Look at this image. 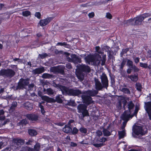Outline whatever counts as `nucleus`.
<instances>
[{
	"label": "nucleus",
	"mask_w": 151,
	"mask_h": 151,
	"mask_svg": "<svg viewBox=\"0 0 151 151\" xmlns=\"http://www.w3.org/2000/svg\"><path fill=\"white\" fill-rule=\"evenodd\" d=\"M35 16L38 19L41 18V14L40 12H36L35 14Z\"/></svg>",
	"instance_id": "bf43d9fd"
},
{
	"label": "nucleus",
	"mask_w": 151,
	"mask_h": 151,
	"mask_svg": "<svg viewBox=\"0 0 151 151\" xmlns=\"http://www.w3.org/2000/svg\"><path fill=\"white\" fill-rule=\"evenodd\" d=\"M77 144L76 143H75L73 142H70V145L71 147H76L77 146Z\"/></svg>",
	"instance_id": "338daca9"
},
{
	"label": "nucleus",
	"mask_w": 151,
	"mask_h": 151,
	"mask_svg": "<svg viewBox=\"0 0 151 151\" xmlns=\"http://www.w3.org/2000/svg\"><path fill=\"white\" fill-rule=\"evenodd\" d=\"M67 133H69L70 134L74 135L77 134L78 132V130L76 127H74L72 130L71 127H69L68 129H67Z\"/></svg>",
	"instance_id": "a211bd4d"
},
{
	"label": "nucleus",
	"mask_w": 151,
	"mask_h": 151,
	"mask_svg": "<svg viewBox=\"0 0 151 151\" xmlns=\"http://www.w3.org/2000/svg\"><path fill=\"white\" fill-rule=\"evenodd\" d=\"M139 16L143 21L145 18L151 16V13H144L140 15Z\"/></svg>",
	"instance_id": "7c9ffc66"
},
{
	"label": "nucleus",
	"mask_w": 151,
	"mask_h": 151,
	"mask_svg": "<svg viewBox=\"0 0 151 151\" xmlns=\"http://www.w3.org/2000/svg\"><path fill=\"white\" fill-rule=\"evenodd\" d=\"M126 61L124 60L122 61L120 67V70H122L124 65L126 64Z\"/></svg>",
	"instance_id": "3c124183"
},
{
	"label": "nucleus",
	"mask_w": 151,
	"mask_h": 151,
	"mask_svg": "<svg viewBox=\"0 0 151 151\" xmlns=\"http://www.w3.org/2000/svg\"><path fill=\"white\" fill-rule=\"evenodd\" d=\"M17 102L16 101H13L11 105V106L10 107V109L12 110H14L15 109V108L17 106Z\"/></svg>",
	"instance_id": "e433bc0d"
},
{
	"label": "nucleus",
	"mask_w": 151,
	"mask_h": 151,
	"mask_svg": "<svg viewBox=\"0 0 151 151\" xmlns=\"http://www.w3.org/2000/svg\"><path fill=\"white\" fill-rule=\"evenodd\" d=\"M95 16L94 13L93 12H91V13H89L88 14V16L90 18H92L94 17Z\"/></svg>",
	"instance_id": "680f3d73"
},
{
	"label": "nucleus",
	"mask_w": 151,
	"mask_h": 151,
	"mask_svg": "<svg viewBox=\"0 0 151 151\" xmlns=\"http://www.w3.org/2000/svg\"><path fill=\"white\" fill-rule=\"evenodd\" d=\"M82 94L81 90L73 89H69L67 87V94L70 96H77Z\"/></svg>",
	"instance_id": "423d86ee"
},
{
	"label": "nucleus",
	"mask_w": 151,
	"mask_h": 151,
	"mask_svg": "<svg viewBox=\"0 0 151 151\" xmlns=\"http://www.w3.org/2000/svg\"><path fill=\"white\" fill-rule=\"evenodd\" d=\"M22 14L24 17H28L31 15V12L29 11H25L22 12Z\"/></svg>",
	"instance_id": "4c0bfd02"
},
{
	"label": "nucleus",
	"mask_w": 151,
	"mask_h": 151,
	"mask_svg": "<svg viewBox=\"0 0 151 151\" xmlns=\"http://www.w3.org/2000/svg\"><path fill=\"white\" fill-rule=\"evenodd\" d=\"M128 78L130 79L132 81L136 82L138 80V74L136 73L133 75H128Z\"/></svg>",
	"instance_id": "412c9836"
},
{
	"label": "nucleus",
	"mask_w": 151,
	"mask_h": 151,
	"mask_svg": "<svg viewBox=\"0 0 151 151\" xmlns=\"http://www.w3.org/2000/svg\"><path fill=\"white\" fill-rule=\"evenodd\" d=\"M122 102L123 104V107L124 108V109H125V107L126 105L127 101L126 100L124 99L122 101Z\"/></svg>",
	"instance_id": "0e129e2a"
},
{
	"label": "nucleus",
	"mask_w": 151,
	"mask_h": 151,
	"mask_svg": "<svg viewBox=\"0 0 151 151\" xmlns=\"http://www.w3.org/2000/svg\"><path fill=\"white\" fill-rule=\"evenodd\" d=\"M136 88L137 89L138 91H141V90H142L141 89H142V85L140 83H137L136 84Z\"/></svg>",
	"instance_id": "79ce46f5"
},
{
	"label": "nucleus",
	"mask_w": 151,
	"mask_h": 151,
	"mask_svg": "<svg viewBox=\"0 0 151 151\" xmlns=\"http://www.w3.org/2000/svg\"><path fill=\"white\" fill-rule=\"evenodd\" d=\"M43 99L46 101L47 103H52L57 102L59 104H62L63 102V100L61 99L59 95H57L55 98V99L53 98L49 97L48 96H44Z\"/></svg>",
	"instance_id": "39448f33"
},
{
	"label": "nucleus",
	"mask_w": 151,
	"mask_h": 151,
	"mask_svg": "<svg viewBox=\"0 0 151 151\" xmlns=\"http://www.w3.org/2000/svg\"><path fill=\"white\" fill-rule=\"evenodd\" d=\"M82 98L83 101V103H85L87 106L92 104L93 102L92 99L90 96L84 95L82 96Z\"/></svg>",
	"instance_id": "f8f14e48"
},
{
	"label": "nucleus",
	"mask_w": 151,
	"mask_h": 151,
	"mask_svg": "<svg viewBox=\"0 0 151 151\" xmlns=\"http://www.w3.org/2000/svg\"><path fill=\"white\" fill-rule=\"evenodd\" d=\"M109 126L106 129H103V134L104 136L108 137L111 135V132H109L108 129H109Z\"/></svg>",
	"instance_id": "393cba45"
},
{
	"label": "nucleus",
	"mask_w": 151,
	"mask_h": 151,
	"mask_svg": "<svg viewBox=\"0 0 151 151\" xmlns=\"http://www.w3.org/2000/svg\"><path fill=\"white\" fill-rule=\"evenodd\" d=\"M78 70L76 71H79V72H87L89 73L91 71V68L89 66L85 65H79L77 66Z\"/></svg>",
	"instance_id": "6e6552de"
},
{
	"label": "nucleus",
	"mask_w": 151,
	"mask_h": 151,
	"mask_svg": "<svg viewBox=\"0 0 151 151\" xmlns=\"http://www.w3.org/2000/svg\"><path fill=\"white\" fill-rule=\"evenodd\" d=\"M54 77L53 75L48 73H44L42 76V77L44 79H50L54 78Z\"/></svg>",
	"instance_id": "b1692460"
},
{
	"label": "nucleus",
	"mask_w": 151,
	"mask_h": 151,
	"mask_svg": "<svg viewBox=\"0 0 151 151\" xmlns=\"http://www.w3.org/2000/svg\"><path fill=\"white\" fill-rule=\"evenodd\" d=\"M132 111L129 110H126L124 111L122 116V119L124 120H128L130 116Z\"/></svg>",
	"instance_id": "f3484780"
},
{
	"label": "nucleus",
	"mask_w": 151,
	"mask_h": 151,
	"mask_svg": "<svg viewBox=\"0 0 151 151\" xmlns=\"http://www.w3.org/2000/svg\"><path fill=\"white\" fill-rule=\"evenodd\" d=\"M99 141L100 142L103 143L107 141V139L105 137H102L101 138H100Z\"/></svg>",
	"instance_id": "4d7b16f0"
},
{
	"label": "nucleus",
	"mask_w": 151,
	"mask_h": 151,
	"mask_svg": "<svg viewBox=\"0 0 151 151\" xmlns=\"http://www.w3.org/2000/svg\"><path fill=\"white\" fill-rule=\"evenodd\" d=\"M127 106L128 108L127 110L132 111L131 110L134 109V104L133 103L132 101H130L128 103Z\"/></svg>",
	"instance_id": "cd10ccee"
},
{
	"label": "nucleus",
	"mask_w": 151,
	"mask_h": 151,
	"mask_svg": "<svg viewBox=\"0 0 151 151\" xmlns=\"http://www.w3.org/2000/svg\"><path fill=\"white\" fill-rule=\"evenodd\" d=\"M53 19V17H47L45 19H41L40 21L39 24L41 26L43 27L48 24Z\"/></svg>",
	"instance_id": "ddd939ff"
},
{
	"label": "nucleus",
	"mask_w": 151,
	"mask_h": 151,
	"mask_svg": "<svg viewBox=\"0 0 151 151\" xmlns=\"http://www.w3.org/2000/svg\"><path fill=\"white\" fill-rule=\"evenodd\" d=\"M15 73L16 72L14 70L10 68L2 69L0 70V76L4 77L10 78L14 77Z\"/></svg>",
	"instance_id": "f03ea898"
},
{
	"label": "nucleus",
	"mask_w": 151,
	"mask_h": 151,
	"mask_svg": "<svg viewBox=\"0 0 151 151\" xmlns=\"http://www.w3.org/2000/svg\"><path fill=\"white\" fill-rule=\"evenodd\" d=\"M115 79L114 78H111V86H115Z\"/></svg>",
	"instance_id": "864d4df0"
},
{
	"label": "nucleus",
	"mask_w": 151,
	"mask_h": 151,
	"mask_svg": "<svg viewBox=\"0 0 151 151\" xmlns=\"http://www.w3.org/2000/svg\"><path fill=\"white\" fill-rule=\"evenodd\" d=\"M40 147V143L38 142L36 143L34 146V149L36 151H39Z\"/></svg>",
	"instance_id": "72a5a7b5"
},
{
	"label": "nucleus",
	"mask_w": 151,
	"mask_h": 151,
	"mask_svg": "<svg viewBox=\"0 0 151 151\" xmlns=\"http://www.w3.org/2000/svg\"><path fill=\"white\" fill-rule=\"evenodd\" d=\"M129 51V48H127L122 50V52L120 53V55L122 56L124 54L126 53Z\"/></svg>",
	"instance_id": "8fccbe9b"
},
{
	"label": "nucleus",
	"mask_w": 151,
	"mask_h": 151,
	"mask_svg": "<svg viewBox=\"0 0 151 151\" xmlns=\"http://www.w3.org/2000/svg\"><path fill=\"white\" fill-rule=\"evenodd\" d=\"M131 68L133 70L134 72V73L137 72L139 70V69L134 65Z\"/></svg>",
	"instance_id": "603ef678"
},
{
	"label": "nucleus",
	"mask_w": 151,
	"mask_h": 151,
	"mask_svg": "<svg viewBox=\"0 0 151 151\" xmlns=\"http://www.w3.org/2000/svg\"><path fill=\"white\" fill-rule=\"evenodd\" d=\"M118 134L119 139H122L126 136V134L124 130L119 132Z\"/></svg>",
	"instance_id": "c85d7f7f"
},
{
	"label": "nucleus",
	"mask_w": 151,
	"mask_h": 151,
	"mask_svg": "<svg viewBox=\"0 0 151 151\" xmlns=\"http://www.w3.org/2000/svg\"><path fill=\"white\" fill-rule=\"evenodd\" d=\"M81 113H82V116L83 117H84L89 115V113L87 109L82 111Z\"/></svg>",
	"instance_id": "37998d69"
},
{
	"label": "nucleus",
	"mask_w": 151,
	"mask_h": 151,
	"mask_svg": "<svg viewBox=\"0 0 151 151\" xmlns=\"http://www.w3.org/2000/svg\"><path fill=\"white\" fill-rule=\"evenodd\" d=\"M134 21V25H137L141 24L143 20L140 16H138L134 18L133 19H130L125 21L124 22V24H127L128 25L132 24V23Z\"/></svg>",
	"instance_id": "20e7f679"
},
{
	"label": "nucleus",
	"mask_w": 151,
	"mask_h": 151,
	"mask_svg": "<svg viewBox=\"0 0 151 151\" xmlns=\"http://www.w3.org/2000/svg\"><path fill=\"white\" fill-rule=\"evenodd\" d=\"M76 75L78 78L80 80L83 81V76L82 73L76 71Z\"/></svg>",
	"instance_id": "c756f323"
},
{
	"label": "nucleus",
	"mask_w": 151,
	"mask_h": 151,
	"mask_svg": "<svg viewBox=\"0 0 151 151\" xmlns=\"http://www.w3.org/2000/svg\"><path fill=\"white\" fill-rule=\"evenodd\" d=\"M13 141L18 145H22L24 143V141L21 139H14Z\"/></svg>",
	"instance_id": "5701e85b"
},
{
	"label": "nucleus",
	"mask_w": 151,
	"mask_h": 151,
	"mask_svg": "<svg viewBox=\"0 0 151 151\" xmlns=\"http://www.w3.org/2000/svg\"><path fill=\"white\" fill-rule=\"evenodd\" d=\"M87 106L83 104H79L77 106L78 112L81 113L82 111L87 109Z\"/></svg>",
	"instance_id": "aec40b11"
},
{
	"label": "nucleus",
	"mask_w": 151,
	"mask_h": 151,
	"mask_svg": "<svg viewBox=\"0 0 151 151\" xmlns=\"http://www.w3.org/2000/svg\"><path fill=\"white\" fill-rule=\"evenodd\" d=\"M68 103H67V105H69L71 106H73L75 103V101L73 100H70L69 101L68 100Z\"/></svg>",
	"instance_id": "de8ad7c7"
},
{
	"label": "nucleus",
	"mask_w": 151,
	"mask_h": 151,
	"mask_svg": "<svg viewBox=\"0 0 151 151\" xmlns=\"http://www.w3.org/2000/svg\"><path fill=\"white\" fill-rule=\"evenodd\" d=\"M134 59L135 63H138L139 61V57L134 58Z\"/></svg>",
	"instance_id": "69168bd1"
},
{
	"label": "nucleus",
	"mask_w": 151,
	"mask_h": 151,
	"mask_svg": "<svg viewBox=\"0 0 151 151\" xmlns=\"http://www.w3.org/2000/svg\"><path fill=\"white\" fill-rule=\"evenodd\" d=\"M133 131L135 134L137 135L144 134L142 127L140 126H135L133 128Z\"/></svg>",
	"instance_id": "1a4fd4ad"
},
{
	"label": "nucleus",
	"mask_w": 151,
	"mask_h": 151,
	"mask_svg": "<svg viewBox=\"0 0 151 151\" xmlns=\"http://www.w3.org/2000/svg\"><path fill=\"white\" fill-rule=\"evenodd\" d=\"M79 130L81 133L84 134H86L87 131V129L84 127H81Z\"/></svg>",
	"instance_id": "a19ab883"
},
{
	"label": "nucleus",
	"mask_w": 151,
	"mask_h": 151,
	"mask_svg": "<svg viewBox=\"0 0 151 151\" xmlns=\"http://www.w3.org/2000/svg\"><path fill=\"white\" fill-rule=\"evenodd\" d=\"M59 88L64 95H66V87L62 85H60Z\"/></svg>",
	"instance_id": "2f4dec72"
},
{
	"label": "nucleus",
	"mask_w": 151,
	"mask_h": 151,
	"mask_svg": "<svg viewBox=\"0 0 151 151\" xmlns=\"http://www.w3.org/2000/svg\"><path fill=\"white\" fill-rule=\"evenodd\" d=\"M105 145V144L103 143H95L93 144V145L96 147L99 148Z\"/></svg>",
	"instance_id": "c03bdc74"
},
{
	"label": "nucleus",
	"mask_w": 151,
	"mask_h": 151,
	"mask_svg": "<svg viewBox=\"0 0 151 151\" xmlns=\"http://www.w3.org/2000/svg\"><path fill=\"white\" fill-rule=\"evenodd\" d=\"M132 70V69L130 68H128L127 69V72L128 74H130L131 73Z\"/></svg>",
	"instance_id": "774afa93"
},
{
	"label": "nucleus",
	"mask_w": 151,
	"mask_h": 151,
	"mask_svg": "<svg viewBox=\"0 0 151 151\" xmlns=\"http://www.w3.org/2000/svg\"><path fill=\"white\" fill-rule=\"evenodd\" d=\"M106 55H103L102 56V60H101V65L102 66L104 65L105 64V62L106 60Z\"/></svg>",
	"instance_id": "58836bf2"
},
{
	"label": "nucleus",
	"mask_w": 151,
	"mask_h": 151,
	"mask_svg": "<svg viewBox=\"0 0 151 151\" xmlns=\"http://www.w3.org/2000/svg\"><path fill=\"white\" fill-rule=\"evenodd\" d=\"M39 55L40 58L43 59L47 56L48 55L46 53H44L41 54H39Z\"/></svg>",
	"instance_id": "6e6d98bb"
},
{
	"label": "nucleus",
	"mask_w": 151,
	"mask_h": 151,
	"mask_svg": "<svg viewBox=\"0 0 151 151\" xmlns=\"http://www.w3.org/2000/svg\"><path fill=\"white\" fill-rule=\"evenodd\" d=\"M55 53L56 54L60 55H66V52H63L62 50H58V49H56L55 51Z\"/></svg>",
	"instance_id": "f704fd0d"
},
{
	"label": "nucleus",
	"mask_w": 151,
	"mask_h": 151,
	"mask_svg": "<svg viewBox=\"0 0 151 151\" xmlns=\"http://www.w3.org/2000/svg\"><path fill=\"white\" fill-rule=\"evenodd\" d=\"M50 71L55 73H60L63 74L64 73V70L59 66L51 67Z\"/></svg>",
	"instance_id": "9b49d317"
},
{
	"label": "nucleus",
	"mask_w": 151,
	"mask_h": 151,
	"mask_svg": "<svg viewBox=\"0 0 151 151\" xmlns=\"http://www.w3.org/2000/svg\"><path fill=\"white\" fill-rule=\"evenodd\" d=\"M29 78L24 79L21 78L19 80L17 85L15 87V90L23 89L25 88L26 86H29Z\"/></svg>",
	"instance_id": "7ed1b4c3"
},
{
	"label": "nucleus",
	"mask_w": 151,
	"mask_h": 151,
	"mask_svg": "<svg viewBox=\"0 0 151 151\" xmlns=\"http://www.w3.org/2000/svg\"><path fill=\"white\" fill-rule=\"evenodd\" d=\"M28 132L29 134L31 136H35L37 134V131L34 129H29L28 130Z\"/></svg>",
	"instance_id": "bb28decb"
},
{
	"label": "nucleus",
	"mask_w": 151,
	"mask_h": 151,
	"mask_svg": "<svg viewBox=\"0 0 151 151\" xmlns=\"http://www.w3.org/2000/svg\"><path fill=\"white\" fill-rule=\"evenodd\" d=\"M104 49L105 50L106 52H109L111 51V49L108 46H106L104 47Z\"/></svg>",
	"instance_id": "5fc2aeb1"
},
{
	"label": "nucleus",
	"mask_w": 151,
	"mask_h": 151,
	"mask_svg": "<svg viewBox=\"0 0 151 151\" xmlns=\"http://www.w3.org/2000/svg\"><path fill=\"white\" fill-rule=\"evenodd\" d=\"M23 105L25 109L29 111L31 110L33 108L32 104L29 101L24 103Z\"/></svg>",
	"instance_id": "4be33fe9"
},
{
	"label": "nucleus",
	"mask_w": 151,
	"mask_h": 151,
	"mask_svg": "<svg viewBox=\"0 0 151 151\" xmlns=\"http://www.w3.org/2000/svg\"><path fill=\"white\" fill-rule=\"evenodd\" d=\"M71 62L73 63L76 64L81 62V58L79 56H77L76 55L71 54L70 55Z\"/></svg>",
	"instance_id": "2eb2a0df"
},
{
	"label": "nucleus",
	"mask_w": 151,
	"mask_h": 151,
	"mask_svg": "<svg viewBox=\"0 0 151 151\" xmlns=\"http://www.w3.org/2000/svg\"><path fill=\"white\" fill-rule=\"evenodd\" d=\"M121 91L127 94L130 93V91L129 89L127 88H123Z\"/></svg>",
	"instance_id": "c9c22d12"
},
{
	"label": "nucleus",
	"mask_w": 151,
	"mask_h": 151,
	"mask_svg": "<svg viewBox=\"0 0 151 151\" xmlns=\"http://www.w3.org/2000/svg\"><path fill=\"white\" fill-rule=\"evenodd\" d=\"M74 122V120L73 119H70L68 122L67 124V128H69L70 127H72L71 125V123H73Z\"/></svg>",
	"instance_id": "49530a36"
},
{
	"label": "nucleus",
	"mask_w": 151,
	"mask_h": 151,
	"mask_svg": "<svg viewBox=\"0 0 151 151\" xmlns=\"http://www.w3.org/2000/svg\"><path fill=\"white\" fill-rule=\"evenodd\" d=\"M106 17L107 19H112V17L110 13L107 12L106 13Z\"/></svg>",
	"instance_id": "13d9d810"
},
{
	"label": "nucleus",
	"mask_w": 151,
	"mask_h": 151,
	"mask_svg": "<svg viewBox=\"0 0 151 151\" xmlns=\"http://www.w3.org/2000/svg\"><path fill=\"white\" fill-rule=\"evenodd\" d=\"M4 113V112L3 109L0 110V120H4L5 119V117L1 116L3 115Z\"/></svg>",
	"instance_id": "ea45409f"
},
{
	"label": "nucleus",
	"mask_w": 151,
	"mask_h": 151,
	"mask_svg": "<svg viewBox=\"0 0 151 151\" xmlns=\"http://www.w3.org/2000/svg\"><path fill=\"white\" fill-rule=\"evenodd\" d=\"M25 116L28 119L32 121H37L39 118L38 116L33 113L27 114Z\"/></svg>",
	"instance_id": "dca6fc26"
},
{
	"label": "nucleus",
	"mask_w": 151,
	"mask_h": 151,
	"mask_svg": "<svg viewBox=\"0 0 151 151\" xmlns=\"http://www.w3.org/2000/svg\"><path fill=\"white\" fill-rule=\"evenodd\" d=\"M139 109V106H136L135 107V110L134 112V114H137Z\"/></svg>",
	"instance_id": "052dcab7"
},
{
	"label": "nucleus",
	"mask_w": 151,
	"mask_h": 151,
	"mask_svg": "<svg viewBox=\"0 0 151 151\" xmlns=\"http://www.w3.org/2000/svg\"><path fill=\"white\" fill-rule=\"evenodd\" d=\"M144 108L147 114L149 119L151 120V102H145Z\"/></svg>",
	"instance_id": "9d476101"
},
{
	"label": "nucleus",
	"mask_w": 151,
	"mask_h": 151,
	"mask_svg": "<svg viewBox=\"0 0 151 151\" xmlns=\"http://www.w3.org/2000/svg\"><path fill=\"white\" fill-rule=\"evenodd\" d=\"M45 69L43 67L36 68L32 71V73L34 74H40L45 71Z\"/></svg>",
	"instance_id": "6ab92c4d"
},
{
	"label": "nucleus",
	"mask_w": 151,
	"mask_h": 151,
	"mask_svg": "<svg viewBox=\"0 0 151 151\" xmlns=\"http://www.w3.org/2000/svg\"><path fill=\"white\" fill-rule=\"evenodd\" d=\"M101 83L104 87V88L107 89L109 86V81L106 75L104 73L102 74L100 78Z\"/></svg>",
	"instance_id": "0eeeda50"
},
{
	"label": "nucleus",
	"mask_w": 151,
	"mask_h": 151,
	"mask_svg": "<svg viewBox=\"0 0 151 151\" xmlns=\"http://www.w3.org/2000/svg\"><path fill=\"white\" fill-rule=\"evenodd\" d=\"M38 95L40 97L42 100L46 101L44 99H43V97L44 96H42V93L41 92H40V93H39V92H38Z\"/></svg>",
	"instance_id": "e2e57ef3"
},
{
	"label": "nucleus",
	"mask_w": 151,
	"mask_h": 151,
	"mask_svg": "<svg viewBox=\"0 0 151 151\" xmlns=\"http://www.w3.org/2000/svg\"><path fill=\"white\" fill-rule=\"evenodd\" d=\"M47 93L49 95H53L55 91L51 88H47L46 89Z\"/></svg>",
	"instance_id": "473e14b6"
},
{
	"label": "nucleus",
	"mask_w": 151,
	"mask_h": 151,
	"mask_svg": "<svg viewBox=\"0 0 151 151\" xmlns=\"http://www.w3.org/2000/svg\"><path fill=\"white\" fill-rule=\"evenodd\" d=\"M88 94L90 96H94L98 93V91L97 90H89L87 92Z\"/></svg>",
	"instance_id": "a878e982"
},
{
	"label": "nucleus",
	"mask_w": 151,
	"mask_h": 151,
	"mask_svg": "<svg viewBox=\"0 0 151 151\" xmlns=\"http://www.w3.org/2000/svg\"><path fill=\"white\" fill-rule=\"evenodd\" d=\"M127 64V65L131 68L134 66L133 62L130 60H128Z\"/></svg>",
	"instance_id": "a18cd8bd"
},
{
	"label": "nucleus",
	"mask_w": 151,
	"mask_h": 151,
	"mask_svg": "<svg viewBox=\"0 0 151 151\" xmlns=\"http://www.w3.org/2000/svg\"><path fill=\"white\" fill-rule=\"evenodd\" d=\"M101 57L99 54L96 55H88L85 57V59L86 63H93L94 64H96L97 61H99V63H100Z\"/></svg>",
	"instance_id": "f257e3e1"
},
{
	"label": "nucleus",
	"mask_w": 151,
	"mask_h": 151,
	"mask_svg": "<svg viewBox=\"0 0 151 151\" xmlns=\"http://www.w3.org/2000/svg\"><path fill=\"white\" fill-rule=\"evenodd\" d=\"M94 81L95 82V88L98 91H102L104 87L98 78H95Z\"/></svg>",
	"instance_id": "4468645a"
},
{
	"label": "nucleus",
	"mask_w": 151,
	"mask_h": 151,
	"mask_svg": "<svg viewBox=\"0 0 151 151\" xmlns=\"http://www.w3.org/2000/svg\"><path fill=\"white\" fill-rule=\"evenodd\" d=\"M139 65L141 67L144 68H147L148 67L147 64L146 63H140Z\"/></svg>",
	"instance_id": "09e8293b"
}]
</instances>
